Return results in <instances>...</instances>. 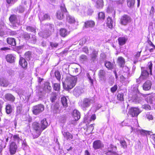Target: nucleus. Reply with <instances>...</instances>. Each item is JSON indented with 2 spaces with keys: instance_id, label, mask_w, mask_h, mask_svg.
<instances>
[{
  "instance_id": "864d4df0",
  "label": "nucleus",
  "mask_w": 155,
  "mask_h": 155,
  "mask_svg": "<svg viewBox=\"0 0 155 155\" xmlns=\"http://www.w3.org/2000/svg\"><path fill=\"white\" fill-rule=\"evenodd\" d=\"M16 11H18V12L19 13H21L23 12L25 10L24 8L23 7L20 5L18 7L17 9H15Z\"/></svg>"
},
{
  "instance_id": "ea45409f",
  "label": "nucleus",
  "mask_w": 155,
  "mask_h": 155,
  "mask_svg": "<svg viewBox=\"0 0 155 155\" xmlns=\"http://www.w3.org/2000/svg\"><path fill=\"white\" fill-rule=\"evenodd\" d=\"M52 87L55 91H59L60 89V83H52Z\"/></svg>"
},
{
  "instance_id": "f8f14e48",
  "label": "nucleus",
  "mask_w": 155,
  "mask_h": 155,
  "mask_svg": "<svg viewBox=\"0 0 155 155\" xmlns=\"http://www.w3.org/2000/svg\"><path fill=\"white\" fill-rule=\"evenodd\" d=\"M130 18L127 15L123 16L120 19V23L122 25H126L127 23L130 22Z\"/></svg>"
},
{
  "instance_id": "4d7b16f0",
  "label": "nucleus",
  "mask_w": 155,
  "mask_h": 155,
  "mask_svg": "<svg viewBox=\"0 0 155 155\" xmlns=\"http://www.w3.org/2000/svg\"><path fill=\"white\" fill-rule=\"evenodd\" d=\"M54 74L57 79L60 81L61 79V75L60 72L58 71H56L55 72Z\"/></svg>"
},
{
  "instance_id": "aec40b11",
  "label": "nucleus",
  "mask_w": 155,
  "mask_h": 155,
  "mask_svg": "<svg viewBox=\"0 0 155 155\" xmlns=\"http://www.w3.org/2000/svg\"><path fill=\"white\" fill-rule=\"evenodd\" d=\"M5 100L7 101L13 102L15 99V97L11 94L8 93L5 94Z\"/></svg>"
},
{
  "instance_id": "a211bd4d",
  "label": "nucleus",
  "mask_w": 155,
  "mask_h": 155,
  "mask_svg": "<svg viewBox=\"0 0 155 155\" xmlns=\"http://www.w3.org/2000/svg\"><path fill=\"white\" fill-rule=\"evenodd\" d=\"M39 35L43 38H46L49 36L50 32L47 30H45L43 32H41L38 33Z\"/></svg>"
},
{
  "instance_id": "0eeeda50",
  "label": "nucleus",
  "mask_w": 155,
  "mask_h": 155,
  "mask_svg": "<svg viewBox=\"0 0 155 155\" xmlns=\"http://www.w3.org/2000/svg\"><path fill=\"white\" fill-rule=\"evenodd\" d=\"M32 126L34 130L38 133L37 135L35 137H34L35 138H37L39 136L42 131L40 124L38 122H34L32 124Z\"/></svg>"
},
{
  "instance_id": "de8ad7c7",
  "label": "nucleus",
  "mask_w": 155,
  "mask_h": 155,
  "mask_svg": "<svg viewBox=\"0 0 155 155\" xmlns=\"http://www.w3.org/2000/svg\"><path fill=\"white\" fill-rule=\"evenodd\" d=\"M59 108L58 105L57 104L51 107V109L53 110V112L54 113H58Z\"/></svg>"
},
{
  "instance_id": "72a5a7b5",
  "label": "nucleus",
  "mask_w": 155,
  "mask_h": 155,
  "mask_svg": "<svg viewBox=\"0 0 155 155\" xmlns=\"http://www.w3.org/2000/svg\"><path fill=\"white\" fill-rule=\"evenodd\" d=\"M104 64L106 67L109 69L111 70L114 68V65L109 61H106Z\"/></svg>"
},
{
  "instance_id": "79ce46f5",
  "label": "nucleus",
  "mask_w": 155,
  "mask_h": 155,
  "mask_svg": "<svg viewBox=\"0 0 155 155\" xmlns=\"http://www.w3.org/2000/svg\"><path fill=\"white\" fill-rule=\"evenodd\" d=\"M113 21L111 18L110 17H108L107 19V26L109 28H112L113 27Z\"/></svg>"
},
{
  "instance_id": "a18cd8bd",
  "label": "nucleus",
  "mask_w": 155,
  "mask_h": 155,
  "mask_svg": "<svg viewBox=\"0 0 155 155\" xmlns=\"http://www.w3.org/2000/svg\"><path fill=\"white\" fill-rule=\"evenodd\" d=\"M26 29L27 31L35 33L36 32V29L35 28L32 26H27L26 28Z\"/></svg>"
},
{
  "instance_id": "cd10ccee",
  "label": "nucleus",
  "mask_w": 155,
  "mask_h": 155,
  "mask_svg": "<svg viewBox=\"0 0 155 155\" xmlns=\"http://www.w3.org/2000/svg\"><path fill=\"white\" fill-rule=\"evenodd\" d=\"M97 52L95 50L93 51L91 54V61L94 62L96 61L97 60Z\"/></svg>"
},
{
  "instance_id": "3c124183",
  "label": "nucleus",
  "mask_w": 155,
  "mask_h": 155,
  "mask_svg": "<svg viewBox=\"0 0 155 155\" xmlns=\"http://www.w3.org/2000/svg\"><path fill=\"white\" fill-rule=\"evenodd\" d=\"M108 12L110 13H112L113 14V16L114 17L115 16V11L114 8L113 7H109L108 8Z\"/></svg>"
},
{
  "instance_id": "0e129e2a",
  "label": "nucleus",
  "mask_w": 155,
  "mask_h": 155,
  "mask_svg": "<svg viewBox=\"0 0 155 155\" xmlns=\"http://www.w3.org/2000/svg\"><path fill=\"white\" fill-rule=\"evenodd\" d=\"M98 16L99 18L103 19L105 18L104 14L103 12H100L99 13Z\"/></svg>"
},
{
  "instance_id": "8fccbe9b",
  "label": "nucleus",
  "mask_w": 155,
  "mask_h": 155,
  "mask_svg": "<svg viewBox=\"0 0 155 155\" xmlns=\"http://www.w3.org/2000/svg\"><path fill=\"white\" fill-rule=\"evenodd\" d=\"M135 0H127V4L128 7H133L135 3Z\"/></svg>"
},
{
  "instance_id": "7ed1b4c3",
  "label": "nucleus",
  "mask_w": 155,
  "mask_h": 155,
  "mask_svg": "<svg viewBox=\"0 0 155 155\" xmlns=\"http://www.w3.org/2000/svg\"><path fill=\"white\" fill-rule=\"evenodd\" d=\"M94 102V99L93 97L85 98L81 100L79 105L82 110L86 111Z\"/></svg>"
},
{
  "instance_id": "e2e57ef3",
  "label": "nucleus",
  "mask_w": 155,
  "mask_h": 155,
  "mask_svg": "<svg viewBox=\"0 0 155 155\" xmlns=\"http://www.w3.org/2000/svg\"><path fill=\"white\" fill-rule=\"evenodd\" d=\"M117 89V86L116 85H115L113 87L111 88L110 91L112 93H114L116 91Z\"/></svg>"
},
{
  "instance_id": "5fc2aeb1",
  "label": "nucleus",
  "mask_w": 155,
  "mask_h": 155,
  "mask_svg": "<svg viewBox=\"0 0 155 155\" xmlns=\"http://www.w3.org/2000/svg\"><path fill=\"white\" fill-rule=\"evenodd\" d=\"M46 28L48 29L47 31H49L50 32L51 31L54 30L53 25L51 24H47L46 25Z\"/></svg>"
},
{
  "instance_id": "4be33fe9",
  "label": "nucleus",
  "mask_w": 155,
  "mask_h": 155,
  "mask_svg": "<svg viewBox=\"0 0 155 155\" xmlns=\"http://www.w3.org/2000/svg\"><path fill=\"white\" fill-rule=\"evenodd\" d=\"M44 89L46 92L48 93H49L51 92L52 88L50 86L49 82H46L45 83Z\"/></svg>"
},
{
  "instance_id": "bf43d9fd",
  "label": "nucleus",
  "mask_w": 155,
  "mask_h": 155,
  "mask_svg": "<svg viewBox=\"0 0 155 155\" xmlns=\"http://www.w3.org/2000/svg\"><path fill=\"white\" fill-rule=\"evenodd\" d=\"M13 138L15 141H17L18 143L21 140V139L18 135H14L13 136Z\"/></svg>"
},
{
  "instance_id": "09e8293b",
  "label": "nucleus",
  "mask_w": 155,
  "mask_h": 155,
  "mask_svg": "<svg viewBox=\"0 0 155 155\" xmlns=\"http://www.w3.org/2000/svg\"><path fill=\"white\" fill-rule=\"evenodd\" d=\"M150 139L152 143L155 146V134L151 135L150 137Z\"/></svg>"
},
{
  "instance_id": "393cba45",
  "label": "nucleus",
  "mask_w": 155,
  "mask_h": 155,
  "mask_svg": "<svg viewBox=\"0 0 155 155\" xmlns=\"http://www.w3.org/2000/svg\"><path fill=\"white\" fill-rule=\"evenodd\" d=\"M19 64L23 68L27 66V62L25 59L23 57H21L19 61Z\"/></svg>"
},
{
  "instance_id": "052dcab7",
  "label": "nucleus",
  "mask_w": 155,
  "mask_h": 155,
  "mask_svg": "<svg viewBox=\"0 0 155 155\" xmlns=\"http://www.w3.org/2000/svg\"><path fill=\"white\" fill-rule=\"evenodd\" d=\"M7 3L8 4L13 5L18 0H6Z\"/></svg>"
},
{
  "instance_id": "f257e3e1",
  "label": "nucleus",
  "mask_w": 155,
  "mask_h": 155,
  "mask_svg": "<svg viewBox=\"0 0 155 155\" xmlns=\"http://www.w3.org/2000/svg\"><path fill=\"white\" fill-rule=\"evenodd\" d=\"M152 67L153 64L151 61H150L148 63L146 68L141 67L140 78H142V80L146 79L149 77V74H152Z\"/></svg>"
},
{
  "instance_id": "e433bc0d",
  "label": "nucleus",
  "mask_w": 155,
  "mask_h": 155,
  "mask_svg": "<svg viewBox=\"0 0 155 155\" xmlns=\"http://www.w3.org/2000/svg\"><path fill=\"white\" fill-rule=\"evenodd\" d=\"M122 71H121V72H123V73H125L127 75V77H129L130 76L129 71V69L126 66H123L122 67ZM123 73L122 72H121Z\"/></svg>"
},
{
  "instance_id": "423d86ee",
  "label": "nucleus",
  "mask_w": 155,
  "mask_h": 155,
  "mask_svg": "<svg viewBox=\"0 0 155 155\" xmlns=\"http://www.w3.org/2000/svg\"><path fill=\"white\" fill-rule=\"evenodd\" d=\"M61 9L58 11L56 13V17L58 19L61 20L64 18V13L67 12V10L64 4H61Z\"/></svg>"
},
{
  "instance_id": "a19ab883",
  "label": "nucleus",
  "mask_w": 155,
  "mask_h": 155,
  "mask_svg": "<svg viewBox=\"0 0 155 155\" xmlns=\"http://www.w3.org/2000/svg\"><path fill=\"white\" fill-rule=\"evenodd\" d=\"M88 58L87 56L85 55H81L80 57V61L81 62L83 63L87 61H88Z\"/></svg>"
},
{
  "instance_id": "6e6d98bb",
  "label": "nucleus",
  "mask_w": 155,
  "mask_h": 155,
  "mask_svg": "<svg viewBox=\"0 0 155 155\" xmlns=\"http://www.w3.org/2000/svg\"><path fill=\"white\" fill-rule=\"evenodd\" d=\"M120 142L122 147L124 148L127 147V143H126V141L124 140H120Z\"/></svg>"
},
{
  "instance_id": "39448f33",
  "label": "nucleus",
  "mask_w": 155,
  "mask_h": 155,
  "mask_svg": "<svg viewBox=\"0 0 155 155\" xmlns=\"http://www.w3.org/2000/svg\"><path fill=\"white\" fill-rule=\"evenodd\" d=\"M44 109V106L42 104H39L33 107L32 112L34 114L37 115L42 112Z\"/></svg>"
},
{
  "instance_id": "6e6552de",
  "label": "nucleus",
  "mask_w": 155,
  "mask_h": 155,
  "mask_svg": "<svg viewBox=\"0 0 155 155\" xmlns=\"http://www.w3.org/2000/svg\"><path fill=\"white\" fill-rule=\"evenodd\" d=\"M141 112L139 109L137 107H132L130 109L129 111V114L132 117H137Z\"/></svg>"
},
{
  "instance_id": "2f4dec72",
  "label": "nucleus",
  "mask_w": 155,
  "mask_h": 155,
  "mask_svg": "<svg viewBox=\"0 0 155 155\" xmlns=\"http://www.w3.org/2000/svg\"><path fill=\"white\" fill-rule=\"evenodd\" d=\"M117 62L120 67L121 68L125 64V60L123 57H119L118 58Z\"/></svg>"
},
{
  "instance_id": "c756f323",
  "label": "nucleus",
  "mask_w": 155,
  "mask_h": 155,
  "mask_svg": "<svg viewBox=\"0 0 155 155\" xmlns=\"http://www.w3.org/2000/svg\"><path fill=\"white\" fill-rule=\"evenodd\" d=\"M7 41L8 44L12 46H15L16 45V42L15 39L14 38H8L7 39Z\"/></svg>"
},
{
  "instance_id": "412c9836",
  "label": "nucleus",
  "mask_w": 155,
  "mask_h": 155,
  "mask_svg": "<svg viewBox=\"0 0 155 155\" xmlns=\"http://www.w3.org/2000/svg\"><path fill=\"white\" fill-rule=\"evenodd\" d=\"M9 84L8 81L3 78H0V85L3 87H7Z\"/></svg>"
},
{
  "instance_id": "4468645a",
  "label": "nucleus",
  "mask_w": 155,
  "mask_h": 155,
  "mask_svg": "<svg viewBox=\"0 0 155 155\" xmlns=\"http://www.w3.org/2000/svg\"><path fill=\"white\" fill-rule=\"evenodd\" d=\"M17 146L14 142L11 143L10 145V152L11 154L15 153L17 149Z\"/></svg>"
},
{
  "instance_id": "338daca9",
  "label": "nucleus",
  "mask_w": 155,
  "mask_h": 155,
  "mask_svg": "<svg viewBox=\"0 0 155 155\" xmlns=\"http://www.w3.org/2000/svg\"><path fill=\"white\" fill-rule=\"evenodd\" d=\"M86 39L85 38H83L80 41L79 44L81 45H83L86 42Z\"/></svg>"
},
{
  "instance_id": "774afa93",
  "label": "nucleus",
  "mask_w": 155,
  "mask_h": 155,
  "mask_svg": "<svg viewBox=\"0 0 155 155\" xmlns=\"http://www.w3.org/2000/svg\"><path fill=\"white\" fill-rule=\"evenodd\" d=\"M50 45L52 47L56 48L58 46V44L57 43L51 42L50 43Z\"/></svg>"
},
{
  "instance_id": "7c9ffc66",
  "label": "nucleus",
  "mask_w": 155,
  "mask_h": 155,
  "mask_svg": "<svg viewBox=\"0 0 155 155\" xmlns=\"http://www.w3.org/2000/svg\"><path fill=\"white\" fill-rule=\"evenodd\" d=\"M69 33L67 30L64 28H61L60 30V34L63 37H64L67 36Z\"/></svg>"
},
{
  "instance_id": "680f3d73",
  "label": "nucleus",
  "mask_w": 155,
  "mask_h": 155,
  "mask_svg": "<svg viewBox=\"0 0 155 155\" xmlns=\"http://www.w3.org/2000/svg\"><path fill=\"white\" fill-rule=\"evenodd\" d=\"M143 107L146 110H149L151 109V107L149 104H144L143 106Z\"/></svg>"
},
{
  "instance_id": "6ab92c4d",
  "label": "nucleus",
  "mask_w": 155,
  "mask_h": 155,
  "mask_svg": "<svg viewBox=\"0 0 155 155\" xmlns=\"http://www.w3.org/2000/svg\"><path fill=\"white\" fill-rule=\"evenodd\" d=\"M72 116L75 120H78L80 118V114L78 110H74L73 111Z\"/></svg>"
},
{
  "instance_id": "473e14b6",
  "label": "nucleus",
  "mask_w": 155,
  "mask_h": 155,
  "mask_svg": "<svg viewBox=\"0 0 155 155\" xmlns=\"http://www.w3.org/2000/svg\"><path fill=\"white\" fill-rule=\"evenodd\" d=\"M105 72L103 70H100L99 73V76L100 79L101 81H104L105 79Z\"/></svg>"
},
{
  "instance_id": "69168bd1",
  "label": "nucleus",
  "mask_w": 155,
  "mask_h": 155,
  "mask_svg": "<svg viewBox=\"0 0 155 155\" xmlns=\"http://www.w3.org/2000/svg\"><path fill=\"white\" fill-rule=\"evenodd\" d=\"M124 0H118L115 1L114 2V4H117V5H121L124 2Z\"/></svg>"
},
{
  "instance_id": "603ef678",
  "label": "nucleus",
  "mask_w": 155,
  "mask_h": 155,
  "mask_svg": "<svg viewBox=\"0 0 155 155\" xmlns=\"http://www.w3.org/2000/svg\"><path fill=\"white\" fill-rule=\"evenodd\" d=\"M117 99L120 101H124V94L123 93H119L117 96Z\"/></svg>"
},
{
  "instance_id": "dca6fc26",
  "label": "nucleus",
  "mask_w": 155,
  "mask_h": 155,
  "mask_svg": "<svg viewBox=\"0 0 155 155\" xmlns=\"http://www.w3.org/2000/svg\"><path fill=\"white\" fill-rule=\"evenodd\" d=\"M151 85V81H147L143 84V89L146 91H148L150 89Z\"/></svg>"
},
{
  "instance_id": "c85d7f7f",
  "label": "nucleus",
  "mask_w": 155,
  "mask_h": 155,
  "mask_svg": "<svg viewBox=\"0 0 155 155\" xmlns=\"http://www.w3.org/2000/svg\"><path fill=\"white\" fill-rule=\"evenodd\" d=\"M155 100V94H152L148 96L147 98V101L148 103L152 104Z\"/></svg>"
},
{
  "instance_id": "9b49d317",
  "label": "nucleus",
  "mask_w": 155,
  "mask_h": 155,
  "mask_svg": "<svg viewBox=\"0 0 155 155\" xmlns=\"http://www.w3.org/2000/svg\"><path fill=\"white\" fill-rule=\"evenodd\" d=\"M132 100L134 103L136 104L139 103L142 100V98L141 97V95L140 94H138L134 95L132 96Z\"/></svg>"
},
{
  "instance_id": "49530a36",
  "label": "nucleus",
  "mask_w": 155,
  "mask_h": 155,
  "mask_svg": "<svg viewBox=\"0 0 155 155\" xmlns=\"http://www.w3.org/2000/svg\"><path fill=\"white\" fill-rule=\"evenodd\" d=\"M103 0H98L97 2L96 7L97 8H101L103 6Z\"/></svg>"
},
{
  "instance_id": "4c0bfd02",
  "label": "nucleus",
  "mask_w": 155,
  "mask_h": 155,
  "mask_svg": "<svg viewBox=\"0 0 155 155\" xmlns=\"http://www.w3.org/2000/svg\"><path fill=\"white\" fill-rule=\"evenodd\" d=\"M5 109L6 112L7 114H10L12 112V107L10 104H8L6 106Z\"/></svg>"
},
{
  "instance_id": "2eb2a0df",
  "label": "nucleus",
  "mask_w": 155,
  "mask_h": 155,
  "mask_svg": "<svg viewBox=\"0 0 155 155\" xmlns=\"http://www.w3.org/2000/svg\"><path fill=\"white\" fill-rule=\"evenodd\" d=\"M116 150L117 147L113 145H111L108 148L107 153H111L114 155H119L116 152Z\"/></svg>"
},
{
  "instance_id": "f03ea898",
  "label": "nucleus",
  "mask_w": 155,
  "mask_h": 155,
  "mask_svg": "<svg viewBox=\"0 0 155 155\" xmlns=\"http://www.w3.org/2000/svg\"><path fill=\"white\" fill-rule=\"evenodd\" d=\"M76 81V79L75 77L71 76L67 77L63 82V86L66 90L71 89L75 85Z\"/></svg>"
},
{
  "instance_id": "b1692460",
  "label": "nucleus",
  "mask_w": 155,
  "mask_h": 155,
  "mask_svg": "<svg viewBox=\"0 0 155 155\" xmlns=\"http://www.w3.org/2000/svg\"><path fill=\"white\" fill-rule=\"evenodd\" d=\"M66 20L67 21H68V23L70 24L72 23H76V25H78V22H77L74 19V18L70 15H67L66 16Z\"/></svg>"
},
{
  "instance_id": "5701e85b",
  "label": "nucleus",
  "mask_w": 155,
  "mask_h": 155,
  "mask_svg": "<svg viewBox=\"0 0 155 155\" xmlns=\"http://www.w3.org/2000/svg\"><path fill=\"white\" fill-rule=\"evenodd\" d=\"M40 126L42 131L47 128L48 126V123L46 119L44 118L41 121Z\"/></svg>"
},
{
  "instance_id": "f704fd0d",
  "label": "nucleus",
  "mask_w": 155,
  "mask_h": 155,
  "mask_svg": "<svg viewBox=\"0 0 155 155\" xmlns=\"http://www.w3.org/2000/svg\"><path fill=\"white\" fill-rule=\"evenodd\" d=\"M45 94L42 91H38L37 94V96L38 97V99L42 100L45 98Z\"/></svg>"
},
{
  "instance_id": "c9c22d12",
  "label": "nucleus",
  "mask_w": 155,
  "mask_h": 155,
  "mask_svg": "<svg viewBox=\"0 0 155 155\" xmlns=\"http://www.w3.org/2000/svg\"><path fill=\"white\" fill-rule=\"evenodd\" d=\"M118 40L119 45L122 46L125 44L127 40L125 37H120L118 38Z\"/></svg>"
},
{
  "instance_id": "f3484780",
  "label": "nucleus",
  "mask_w": 155,
  "mask_h": 155,
  "mask_svg": "<svg viewBox=\"0 0 155 155\" xmlns=\"http://www.w3.org/2000/svg\"><path fill=\"white\" fill-rule=\"evenodd\" d=\"M83 92V90L81 88L79 87H75L74 91V94L76 97H78Z\"/></svg>"
},
{
  "instance_id": "58836bf2",
  "label": "nucleus",
  "mask_w": 155,
  "mask_h": 155,
  "mask_svg": "<svg viewBox=\"0 0 155 155\" xmlns=\"http://www.w3.org/2000/svg\"><path fill=\"white\" fill-rule=\"evenodd\" d=\"M61 102L64 107H66L68 106V100L65 97L61 98Z\"/></svg>"
},
{
  "instance_id": "9d476101",
  "label": "nucleus",
  "mask_w": 155,
  "mask_h": 155,
  "mask_svg": "<svg viewBox=\"0 0 155 155\" xmlns=\"http://www.w3.org/2000/svg\"><path fill=\"white\" fill-rule=\"evenodd\" d=\"M93 146L95 150H97L103 147L104 144L100 140H97L93 142Z\"/></svg>"
},
{
  "instance_id": "a878e982",
  "label": "nucleus",
  "mask_w": 155,
  "mask_h": 155,
  "mask_svg": "<svg viewBox=\"0 0 155 155\" xmlns=\"http://www.w3.org/2000/svg\"><path fill=\"white\" fill-rule=\"evenodd\" d=\"M95 25L94 22L92 21H87L84 23V27L86 28L93 27Z\"/></svg>"
},
{
  "instance_id": "13d9d810",
  "label": "nucleus",
  "mask_w": 155,
  "mask_h": 155,
  "mask_svg": "<svg viewBox=\"0 0 155 155\" xmlns=\"http://www.w3.org/2000/svg\"><path fill=\"white\" fill-rule=\"evenodd\" d=\"M23 37L26 40H28L30 38V35L27 32L25 33L23 35Z\"/></svg>"
},
{
  "instance_id": "37998d69",
  "label": "nucleus",
  "mask_w": 155,
  "mask_h": 155,
  "mask_svg": "<svg viewBox=\"0 0 155 155\" xmlns=\"http://www.w3.org/2000/svg\"><path fill=\"white\" fill-rule=\"evenodd\" d=\"M57 95L54 92H52L50 97V100L52 103L55 102V101L57 100Z\"/></svg>"
},
{
  "instance_id": "c03bdc74",
  "label": "nucleus",
  "mask_w": 155,
  "mask_h": 155,
  "mask_svg": "<svg viewBox=\"0 0 155 155\" xmlns=\"http://www.w3.org/2000/svg\"><path fill=\"white\" fill-rule=\"evenodd\" d=\"M25 58L27 61L30 60L31 57V53L30 51L26 52L25 53Z\"/></svg>"
},
{
  "instance_id": "1a4fd4ad",
  "label": "nucleus",
  "mask_w": 155,
  "mask_h": 155,
  "mask_svg": "<svg viewBox=\"0 0 155 155\" xmlns=\"http://www.w3.org/2000/svg\"><path fill=\"white\" fill-rule=\"evenodd\" d=\"M62 133L64 140H66L68 141L73 139V136L70 132L66 131H62Z\"/></svg>"
},
{
  "instance_id": "bb28decb",
  "label": "nucleus",
  "mask_w": 155,
  "mask_h": 155,
  "mask_svg": "<svg viewBox=\"0 0 155 155\" xmlns=\"http://www.w3.org/2000/svg\"><path fill=\"white\" fill-rule=\"evenodd\" d=\"M15 57L12 54H8L6 57V59L8 62L12 63L15 61Z\"/></svg>"
},
{
  "instance_id": "ddd939ff",
  "label": "nucleus",
  "mask_w": 155,
  "mask_h": 155,
  "mask_svg": "<svg viewBox=\"0 0 155 155\" xmlns=\"http://www.w3.org/2000/svg\"><path fill=\"white\" fill-rule=\"evenodd\" d=\"M39 19L41 22L45 20H49L50 17L48 14H45L42 12H40L38 15Z\"/></svg>"
},
{
  "instance_id": "20e7f679",
  "label": "nucleus",
  "mask_w": 155,
  "mask_h": 155,
  "mask_svg": "<svg viewBox=\"0 0 155 155\" xmlns=\"http://www.w3.org/2000/svg\"><path fill=\"white\" fill-rule=\"evenodd\" d=\"M22 18L21 16L15 15H11L9 18V20L14 27L19 26L22 22Z\"/></svg>"
}]
</instances>
